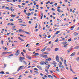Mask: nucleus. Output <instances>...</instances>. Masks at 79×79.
<instances>
[{
	"label": "nucleus",
	"mask_w": 79,
	"mask_h": 79,
	"mask_svg": "<svg viewBox=\"0 0 79 79\" xmlns=\"http://www.w3.org/2000/svg\"><path fill=\"white\" fill-rule=\"evenodd\" d=\"M56 60L57 61H58L60 64H61V63H62V62H61L60 61H59V56H58V55L56 56Z\"/></svg>",
	"instance_id": "1"
},
{
	"label": "nucleus",
	"mask_w": 79,
	"mask_h": 79,
	"mask_svg": "<svg viewBox=\"0 0 79 79\" xmlns=\"http://www.w3.org/2000/svg\"><path fill=\"white\" fill-rule=\"evenodd\" d=\"M19 50H18L16 52L15 54V55H16V56H18V55H19Z\"/></svg>",
	"instance_id": "2"
},
{
	"label": "nucleus",
	"mask_w": 79,
	"mask_h": 79,
	"mask_svg": "<svg viewBox=\"0 0 79 79\" xmlns=\"http://www.w3.org/2000/svg\"><path fill=\"white\" fill-rule=\"evenodd\" d=\"M38 55H39V53H36L34 55H33V56H37Z\"/></svg>",
	"instance_id": "3"
},
{
	"label": "nucleus",
	"mask_w": 79,
	"mask_h": 79,
	"mask_svg": "<svg viewBox=\"0 0 79 79\" xmlns=\"http://www.w3.org/2000/svg\"><path fill=\"white\" fill-rule=\"evenodd\" d=\"M18 38L19 40H21L22 42H24V40L21 39V38L20 37H19Z\"/></svg>",
	"instance_id": "4"
},
{
	"label": "nucleus",
	"mask_w": 79,
	"mask_h": 79,
	"mask_svg": "<svg viewBox=\"0 0 79 79\" xmlns=\"http://www.w3.org/2000/svg\"><path fill=\"white\" fill-rule=\"evenodd\" d=\"M52 64H54L55 67H56V62H55L53 61V62L52 63Z\"/></svg>",
	"instance_id": "5"
},
{
	"label": "nucleus",
	"mask_w": 79,
	"mask_h": 79,
	"mask_svg": "<svg viewBox=\"0 0 79 79\" xmlns=\"http://www.w3.org/2000/svg\"><path fill=\"white\" fill-rule=\"evenodd\" d=\"M44 63L43 61H41V62L40 63V64H41V65H44Z\"/></svg>",
	"instance_id": "6"
},
{
	"label": "nucleus",
	"mask_w": 79,
	"mask_h": 79,
	"mask_svg": "<svg viewBox=\"0 0 79 79\" xmlns=\"http://www.w3.org/2000/svg\"><path fill=\"white\" fill-rule=\"evenodd\" d=\"M75 54L76 52H73L71 55L70 56H74V55Z\"/></svg>",
	"instance_id": "7"
},
{
	"label": "nucleus",
	"mask_w": 79,
	"mask_h": 79,
	"mask_svg": "<svg viewBox=\"0 0 79 79\" xmlns=\"http://www.w3.org/2000/svg\"><path fill=\"white\" fill-rule=\"evenodd\" d=\"M46 48H47V46L45 47L44 49L41 50L42 52H44V51L45 50V49H46Z\"/></svg>",
	"instance_id": "8"
},
{
	"label": "nucleus",
	"mask_w": 79,
	"mask_h": 79,
	"mask_svg": "<svg viewBox=\"0 0 79 79\" xmlns=\"http://www.w3.org/2000/svg\"><path fill=\"white\" fill-rule=\"evenodd\" d=\"M71 49H70L68 50L67 51V53H69L71 51Z\"/></svg>",
	"instance_id": "9"
},
{
	"label": "nucleus",
	"mask_w": 79,
	"mask_h": 79,
	"mask_svg": "<svg viewBox=\"0 0 79 79\" xmlns=\"http://www.w3.org/2000/svg\"><path fill=\"white\" fill-rule=\"evenodd\" d=\"M10 16H11V17H12V18H14V17H15V16H16V15H10Z\"/></svg>",
	"instance_id": "10"
},
{
	"label": "nucleus",
	"mask_w": 79,
	"mask_h": 79,
	"mask_svg": "<svg viewBox=\"0 0 79 79\" xmlns=\"http://www.w3.org/2000/svg\"><path fill=\"white\" fill-rule=\"evenodd\" d=\"M41 19H42V18H43V13L41 12Z\"/></svg>",
	"instance_id": "11"
},
{
	"label": "nucleus",
	"mask_w": 79,
	"mask_h": 79,
	"mask_svg": "<svg viewBox=\"0 0 79 79\" xmlns=\"http://www.w3.org/2000/svg\"><path fill=\"white\" fill-rule=\"evenodd\" d=\"M23 63H24L25 65H27V63L26 62V61L24 60H23Z\"/></svg>",
	"instance_id": "12"
},
{
	"label": "nucleus",
	"mask_w": 79,
	"mask_h": 79,
	"mask_svg": "<svg viewBox=\"0 0 79 79\" xmlns=\"http://www.w3.org/2000/svg\"><path fill=\"white\" fill-rule=\"evenodd\" d=\"M78 48H79V46H77L75 47L74 48V49H78Z\"/></svg>",
	"instance_id": "13"
},
{
	"label": "nucleus",
	"mask_w": 79,
	"mask_h": 79,
	"mask_svg": "<svg viewBox=\"0 0 79 79\" xmlns=\"http://www.w3.org/2000/svg\"><path fill=\"white\" fill-rule=\"evenodd\" d=\"M20 59H21V60H24V59H25V58L22 57H20Z\"/></svg>",
	"instance_id": "14"
},
{
	"label": "nucleus",
	"mask_w": 79,
	"mask_h": 79,
	"mask_svg": "<svg viewBox=\"0 0 79 79\" xmlns=\"http://www.w3.org/2000/svg\"><path fill=\"white\" fill-rule=\"evenodd\" d=\"M52 60V59L50 58H49L48 59H46V60H47L48 61H50V60Z\"/></svg>",
	"instance_id": "15"
},
{
	"label": "nucleus",
	"mask_w": 79,
	"mask_h": 79,
	"mask_svg": "<svg viewBox=\"0 0 79 79\" xmlns=\"http://www.w3.org/2000/svg\"><path fill=\"white\" fill-rule=\"evenodd\" d=\"M60 31H58L56 32L55 34H59V33H60Z\"/></svg>",
	"instance_id": "16"
},
{
	"label": "nucleus",
	"mask_w": 79,
	"mask_h": 79,
	"mask_svg": "<svg viewBox=\"0 0 79 79\" xmlns=\"http://www.w3.org/2000/svg\"><path fill=\"white\" fill-rule=\"evenodd\" d=\"M47 55H44L43 58H47Z\"/></svg>",
	"instance_id": "17"
},
{
	"label": "nucleus",
	"mask_w": 79,
	"mask_h": 79,
	"mask_svg": "<svg viewBox=\"0 0 79 79\" xmlns=\"http://www.w3.org/2000/svg\"><path fill=\"white\" fill-rule=\"evenodd\" d=\"M23 68H24V66H20V68L21 69H23Z\"/></svg>",
	"instance_id": "18"
},
{
	"label": "nucleus",
	"mask_w": 79,
	"mask_h": 79,
	"mask_svg": "<svg viewBox=\"0 0 79 79\" xmlns=\"http://www.w3.org/2000/svg\"><path fill=\"white\" fill-rule=\"evenodd\" d=\"M74 26H75L73 25V26L71 27V30H73V29H72L74 28Z\"/></svg>",
	"instance_id": "19"
},
{
	"label": "nucleus",
	"mask_w": 79,
	"mask_h": 79,
	"mask_svg": "<svg viewBox=\"0 0 79 79\" xmlns=\"http://www.w3.org/2000/svg\"><path fill=\"white\" fill-rule=\"evenodd\" d=\"M28 77H29V78H32V76L31 75H29L28 76Z\"/></svg>",
	"instance_id": "20"
},
{
	"label": "nucleus",
	"mask_w": 79,
	"mask_h": 79,
	"mask_svg": "<svg viewBox=\"0 0 79 79\" xmlns=\"http://www.w3.org/2000/svg\"><path fill=\"white\" fill-rule=\"evenodd\" d=\"M67 42H63L62 44H63V45H65L66 44H67Z\"/></svg>",
	"instance_id": "21"
},
{
	"label": "nucleus",
	"mask_w": 79,
	"mask_h": 79,
	"mask_svg": "<svg viewBox=\"0 0 79 79\" xmlns=\"http://www.w3.org/2000/svg\"><path fill=\"white\" fill-rule=\"evenodd\" d=\"M44 63L46 65H48V63L47 62H45Z\"/></svg>",
	"instance_id": "22"
},
{
	"label": "nucleus",
	"mask_w": 79,
	"mask_h": 79,
	"mask_svg": "<svg viewBox=\"0 0 79 79\" xmlns=\"http://www.w3.org/2000/svg\"><path fill=\"white\" fill-rule=\"evenodd\" d=\"M45 71L47 72V73H48V69H45Z\"/></svg>",
	"instance_id": "23"
},
{
	"label": "nucleus",
	"mask_w": 79,
	"mask_h": 79,
	"mask_svg": "<svg viewBox=\"0 0 79 79\" xmlns=\"http://www.w3.org/2000/svg\"><path fill=\"white\" fill-rule=\"evenodd\" d=\"M24 32H25V33L27 34H30V33L29 32H27V31H24Z\"/></svg>",
	"instance_id": "24"
},
{
	"label": "nucleus",
	"mask_w": 79,
	"mask_h": 79,
	"mask_svg": "<svg viewBox=\"0 0 79 79\" xmlns=\"http://www.w3.org/2000/svg\"><path fill=\"white\" fill-rule=\"evenodd\" d=\"M10 10H11L12 12H13V11H15V10H14V9H12L11 8H10Z\"/></svg>",
	"instance_id": "25"
},
{
	"label": "nucleus",
	"mask_w": 79,
	"mask_h": 79,
	"mask_svg": "<svg viewBox=\"0 0 79 79\" xmlns=\"http://www.w3.org/2000/svg\"><path fill=\"white\" fill-rule=\"evenodd\" d=\"M58 48H56L55 49V51H58Z\"/></svg>",
	"instance_id": "26"
},
{
	"label": "nucleus",
	"mask_w": 79,
	"mask_h": 79,
	"mask_svg": "<svg viewBox=\"0 0 79 79\" xmlns=\"http://www.w3.org/2000/svg\"><path fill=\"white\" fill-rule=\"evenodd\" d=\"M37 67H38V68H39L40 69H42V68L41 67H40V66L39 65H38Z\"/></svg>",
	"instance_id": "27"
},
{
	"label": "nucleus",
	"mask_w": 79,
	"mask_h": 79,
	"mask_svg": "<svg viewBox=\"0 0 79 79\" xmlns=\"http://www.w3.org/2000/svg\"><path fill=\"white\" fill-rule=\"evenodd\" d=\"M57 11L59 12V13H60V11H61V10L60 9H57Z\"/></svg>",
	"instance_id": "28"
},
{
	"label": "nucleus",
	"mask_w": 79,
	"mask_h": 79,
	"mask_svg": "<svg viewBox=\"0 0 79 79\" xmlns=\"http://www.w3.org/2000/svg\"><path fill=\"white\" fill-rule=\"evenodd\" d=\"M40 56L41 57H42L43 58H44V55H42V54H41L40 55Z\"/></svg>",
	"instance_id": "29"
},
{
	"label": "nucleus",
	"mask_w": 79,
	"mask_h": 79,
	"mask_svg": "<svg viewBox=\"0 0 79 79\" xmlns=\"http://www.w3.org/2000/svg\"><path fill=\"white\" fill-rule=\"evenodd\" d=\"M1 74H5V73H4V72L2 71L1 72Z\"/></svg>",
	"instance_id": "30"
},
{
	"label": "nucleus",
	"mask_w": 79,
	"mask_h": 79,
	"mask_svg": "<svg viewBox=\"0 0 79 79\" xmlns=\"http://www.w3.org/2000/svg\"><path fill=\"white\" fill-rule=\"evenodd\" d=\"M64 63L65 64H66V60H64Z\"/></svg>",
	"instance_id": "31"
},
{
	"label": "nucleus",
	"mask_w": 79,
	"mask_h": 79,
	"mask_svg": "<svg viewBox=\"0 0 79 79\" xmlns=\"http://www.w3.org/2000/svg\"><path fill=\"white\" fill-rule=\"evenodd\" d=\"M58 39H56V40L55 41V42H58Z\"/></svg>",
	"instance_id": "32"
},
{
	"label": "nucleus",
	"mask_w": 79,
	"mask_h": 79,
	"mask_svg": "<svg viewBox=\"0 0 79 79\" xmlns=\"http://www.w3.org/2000/svg\"><path fill=\"white\" fill-rule=\"evenodd\" d=\"M21 53L23 56H24V54L23 53V52H22Z\"/></svg>",
	"instance_id": "33"
},
{
	"label": "nucleus",
	"mask_w": 79,
	"mask_h": 79,
	"mask_svg": "<svg viewBox=\"0 0 79 79\" xmlns=\"http://www.w3.org/2000/svg\"><path fill=\"white\" fill-rule=\"evenodd\" d=\"M47 50H48V51H50V48H47Z\"/></svg>",
	"instance_id": "34"
},
{
	"label": "nucleus",
	"mask_w": 79,
	"mask_h": 79,
	"mask_svg": "<svg viewBox=\"0 0 79 79\" xmlns=\"http://www.w3.org/2000/svg\"><path fill=\"white\" fill-rule=\"evenodd\" d=\"M51 10L52 11H55V10L54 8H52Z\"/></svg>",
	"instance_id": "35"
},
{
	"label": "nucleus",
	"mask_w": 79,
	"mask_h": 79,
	"mask_svg": "<svg viewBox=\"0 0 79 79\" xmlns=\"http://www.w3.org/2000/svg\"><path fill=\"white\" fill-rule=\"evenodd\" d=\"M34 70H35L36 71H39V70L37 69L36 68L34 69Z\"/></svg>",
	"instance_id": "36"
},
{
	"label": "nucleus",
	"mask_w": 79,
	"mask_h": 79,
	"mask_svg": "<svg viewBox=\"0 0 79 79\" xmlns=\"http://www.w3.org/2000/svg\"><path fill=\"white\" fill-rule=\"evenodd\" d=\"M50 5H53V2H52L50 3Z\"/></svg>",
	"instance_id": "37"
},
{
	"label": "nucleus",
	"mask_w": 79,
	"mask_h": 79,
	"mask_svg": "<svg viewBox=\"0 0 79 79\" xmlns=\"http://www.w3.org/2000/svg\"><path fill=\"white\" fill-rule=\"evenodd\" d=\"M56 71H58V72H60V70H59V69H56Z\"/></svg>",
	"instance_id": "38"
},
{
	"label": "nucleus",
	"mask_w": 79,
	"mask_h": 79,
	"mask_svg": "<svg viewBox=\"0 0 79 79\" xmlns=\"http://www.w3.org/2000/svg\"><path fill=\"white\" fill-rule=\"evenodd\" d=\"M29 23V24H31V23H32V22H31V21H29L28 22Z\"/></svg>",
	"instance_id": "39"
},
{
	"label": "nucleus",
	"mask_w": 79,
	"mask_h": 79,
	"mask_svg": "<svg viewBox=\"0 0 79 79\" xmlns=\"http://www.w3.org/2000/svg\"><path fill=\"white\" fill-rule=\"evenodd\" d=\"M77 61H79V57L77 58Z\"/></svg>",
	"instance_id": "40"
},
{
	"label": "nucleus",
	"mask_w": 79,
	"mask_h": 79,
	"mask_svg": "<svg viewBox=\"0 0 79 79\" xmlns=\"http://www.w3.org/2000/svg\"><path fill=\"white\" fill-rule=\"evenodd\" d=\"M33 62H34V63H37V61L36 60H35V61H33Z\"/></svg>",
	"instance_id": "41"
},
{
	"label": "nucleus",
	"mask_w": 79,
	"mask_h": 79,
	"mask_svg": "<svg viewBox=\"0 0 79 79\" xmlns=\"http://www.w3.org/2000/svg\"><path fill=\"white\" fill-rule=\"evenodd\" d=\"M71 38L68 40V41L69 42H71Z\"/></svg>",
	"instance_id": "42"
},
{
	"label": "nucleus",
	"mask_w": 79,
	"mask_h": 79,
	"mask_svg": "<svg viewBox=\"0 0 79 79\" xmlns=\"http://www.w3.org/2000/svg\"><path fill=\"white\" fill-rule=\"evenodd\" d=\"M29 46V44H27L26 45V47H27Z\"/></svg>",
	"instance_id": "43"
},
{
	"label": "nucleus",
	"mask_w": 79,
	"mask_h": 79,
	"mask_svg": "<svg viewBox=\"0 0 79 79\" xmlns=\"http://www.w3.org/2000/svg\"><path fill=\"white\" fill-rule=\"evenodd\" d=\"M19 32H21V29H20L19 30Z\"/></svg>",
	"instance_id": "44"
},
{
	"label": "nucleus",
	"mask_w": 79,
	"mask_h": 79,
	"mask_svg": "<svg viewBox=\"0 0 79 79\" xmlns=\"http://www.w3.org/2000/svg\"><path fill=\"white\" fill-rule=\"evenodd\" d=\"M51 76H51V75H48V77H49V78L51 77Z\"/></svg>",
	"instance_id": "45"
},
{
	"label": "nucleus",
	"mask_w": 79,
	"mask_h": 79,
	"mask_svg": "<svg viewBox=\"0 0 79 79\" xmlns=\"http://www.w3.org/2000/svg\"><path fill=\"white\" fill-rule=\"evenodd\" d=\"M1 43L2 44H3V40L1 41Z\"/></svg>",
	"instance_id": "46"
},
{
	"label": "nucleus",
	"mask_w": 79,
	"mask_h": 79,
	"mask_svg": "<svg viewBox=\"0 0 79 79\" xmlns=\"http://www.w3.org/2000/svg\"><path fill=\"white\" fill-rule=\"evenodd\" d=\"M26 14L27 15V16H30V15H29L28 14L26 13Z\"/></svg>",
	"instance_id": "47"
},
{
	"label": "nucleus",
	"mask_w": 79,
	"mask_h": 79,
	"mask_svg": "<svg viewBox=\"0 0 79 79\" xmlns=\"http://www.w3.org/2000/svg\"><path fill=\"white\" fill-rule=\"evenodd\" d=\"M6 52H4L3 53H2V55H4V54H5V53H6Z\"/></svg>",
	"instance_id": "48"
},
{
	"label": "nucleus",
	"mask_w": 79,
	"mask_h": 79,
	"mask_svg": "<svg viewBox=\"0 0 79 79\" xmlns=\"http://www.w3.org/2000/svg\"><path fill=\"white\" fill-rule=\"evenodd\" d=\"M70 71H73V70L72 69H71V68L70 67Z\"/></svg>",
	"instance_id": "49"
},
{
	"label": "nucleus",
	"mask_w": 79,
	"mask_h": 79,
	"mask_svg": "<svg viewBox=\"0 0 79 79\" xmlns=\"http://www.w3.org/2000/svg\"><path fill=\"white\" fill-rule=\"evenodd\" d=\"M60 8H61V7H60V6H58V7H57V8L58 9H60Z\"/></svg>",
	"instance_id": "50"
},
{
	"label": "nucleus",
	"mask_w": 79,
	"mask_h": 79,
	"mask_svg": "<svg viewBox=\"0 0 79 79\" xmlns=\"http://www.w3.org/2000/svg\"><path fill=\"white\" fill-rule=\"evenodd\" d=\"M10 25L11 26H14V24L13 23H11Z\"/></svg>",
	"instance_id": "51"
},
{
	"label": "nucleus",
	"mask_w": 79,
	"mask_h": 79,
	"mask_svg": "<svg viewBox=\"0 0 79 79\" xmlns=\"http://www.w3.org/2000/svg\"><path fill=\"white\" fill-rule=\"evenodd\" d=\"M20 68H19L17 70V71H18V72L19 71V70H20Z\"/></svg>",
	"instance_id": "52"
},
{
	"label": "nucleus",
	"mask_w": 79,
	"mask_h": 79,
	"mask_svg": "<svg viewBox=\"0 0 79 79\" xmlns=\"http://www.w3.org/2000/svg\"><path fill=\"white\" fill-rule=\"evenodd\" d=\"M35 73H36V74H38L39 73V72L37 71H34Z\"/></svg>",
	"instance_id": "53"
},
{
	"label": "nucleus",
	"mask_w": 79,
	"mask_h": 79,
	"mask_svg": "<svg viewBox=\"0 0 79 79\" xmlns=\"http://www.w3.org/2000/svg\"><path fill=\"white\" fill-rule=\"evenodd\" d=\"M44 77H47V76L46 75H44Z\"/></svg>",
	"instance_id": "54"
},
{
	"label": "nucleus",
	"mask_w": 79,
	"mask_h": 79,
	"mask_svg": "<svg viewBox=\"0 0 79 79\" xmlns=\"http://www.w3.org/2000/svg\"><path fill=\"white\" fill-rule=\"evenodd\" d=\"M43 35L44 36H46V35H45V33H44L43 34Z\"/></svg>",
	"instance_id": "55"
},
{
	"label": "nucleus",
	"mask_w": 79,
	"mask_h": 79,
	"mask_svg": "<svg viewBox=\"0 0 79 79\" xmlns=\"http://www.w3.org/2000/svg\"><path fill=\"white\" fill-rule=\"evenodd\" d=\"M21 32H24V31L22 29H21Z\"/></svg>",
	"instance_id": "56"
},
{
	"label": "nucleus",
	"mask_w": 79,
	"mask_h": 79,
	"mask_svg": "<svg viewBox=\"0 0 79 79\" xmlns=\"http://www.w3.org/2000/svg\"><path fill=\"white\" fill-rule=\"evenodd\" d=\"M48 52H44V54H48Z\"/></svg>",
	"instance_id": "57"
},
{
	"label": "nucleus",
	"mask_w": 79,
	"mask_h": 79,
	"mask_svg": "<svg viewBox=\"0 0 79 79\" xmlns=\"http://www.w3.org/2000/svg\"><path fill=\"white\" fill-rule=\"evenodd\" d=\"M51 37V36L50 35H49L48 36V38H50Z\"/></svg>",
	"instance_id": "58"
},
{
	"label": "nucleus",
	"mask_w": 79,
	"mask_h": 79,
	"mask_svg": "<svg viewBox=\"0 0 79 79\" xmlns=\"http://www.w3.org/2000/svg\"><path fill=\"white\" fill-rule=\"evenodd\" d=\"M50 73H53V72H52V70H50Z\"/></svg>",
	"instance_id": "59"
},
{
	"label": "nucleus",
	"mask_w": 79,
	"mask_h": 79,
	"mask_svg": "<svg viewBox=\"0 0 79 79\" xmlns=\"http://www.w3.org/2000/svg\"><path fill=\"white\" fill-rule=\"evenodd\" d=\"M22 26H24V27L26 26V25L22 24Z\"/></svg>",
	"instance_id": "60"
},
{
	"label": "nucleus",
	"mask_w": 79,
	"mask_h": 79,
	"mask_svg": "<svg viewBox=\"0 0 79 79\" xmlns=\"http://www.w3.org/2000/svg\"><path fill=\"white\" fill-rule=\"evenodd\" d=\"M70 12H72V9H70Z\"/></svg>",
	"instance_id": "61"
},
{
	"label": "nucleus",
	"mask_w": 79,
	"mask_h": 79,
	"mask_svg": "<svg viewBox=\"0 0 79 79\" xmlns=\"http://www.w3.org/2000/svg\"><path fill=\"white\" fill-rule=\"evenodd\" d=\"M18 6L19 7V8H21V6L20 5H19Z\"/></svg>",
	"instance_id": "62"
},
{
	"label": "nucleus",
	"mask_w": 79,
	"mask_h": 79,
	"mask_svg": "<svg viewBox=\"0 0 79 79\" xmlns=\"http://www.w3.org/2000/svg\"><path fill=\"white\" fill-rule=\"evenodd\" d=\"M40 75L41 76H44V75L43 74H42V73H40Z\"/></svg>",
	"instance_id": "63"
},
{
	"label": "nucleus",
	"mask_w": 79,
	"mask_h": 79,
	"mask_svg": "<svg viewBox=\"0 0 79 79\" xmlns=\"http://www.w3.org/2000/svg\"><path fill=\"white\" fill-rule=\"evenodd\" d=\"M54 5H55V6H56V5H57V3H55V4H54Z\"/></svg>",
	"instance_id": "64"
}]
</instances>
